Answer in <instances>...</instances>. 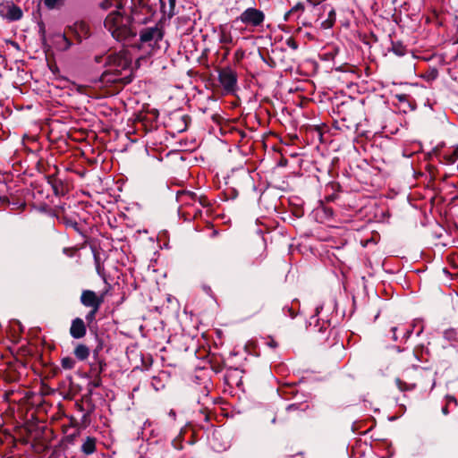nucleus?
I'll use <instances>...</instances> for the list:
<instances>
[{
  "mask_svg": "<svg viewBox=\"0 0 458 458\" xmlns=\"http://www.w3.org/2000/svg\"><path fill=\"white\" fill-rule=\"evenodd\" d=\"M81 451L87 455L92 454L96 451V439L88 437L81 445Z\"/></svg>",
  "mask_w": 458,
  "mask_h": 458,
  "instance_id": "nucleus-10",
  "label": "nucleus"
},
{
  "mask_svg": "<svg viewBox=\"0 0 458 458\" xmlns=\"http://www.w3.org/2000/svg\"><path fill=\"white\" fill-rule=\"evenodd\" d=\"M0 16L9 21H17L21 18L22 12L12 2H5L0 4Z\"/></svg>",
  "mask_w": 458,
  "mask_h": 458,
  "instance_id": "nucleus-7",
  "label": "nucleus"
},
{
  "mask_svg": "<svg viewBox=\"0 0 458 458\" xmlns=\"http://www.w3.org/2000/svg\"><path fill=\"white\" fill-rule=\"evenodd\" d=\"M456 158H457V154H456V151H454V155H453V157L451 158V161L454 162L456 160Z\"/></svg>",
  "mask_w": 458,
  "mask_h": 458,
  "instance_id": "nucleus-22",
  "label": "nucleus"
},
{
  "mask_svg": "<svg viewBox=\"0 0 458 458\" xmlns=\"http://www.w3.org/2000/svg\"><path fill=\"white\" fill-rule=\"evenodd\" d=\"M160 5H161V9L165 12V0H160Z\"/></svg>",
  "mask_w": 458,
  "mask_h": 458,
  "instance_id": "nucleus-20",
  "label": "nucleus"
},
{
  "mask_svg": "<svg viewBox=\"0 0 458 458\" xmlns=\"http://www.w3.org/2000/svg\"><path fill=\"white\" fill-rule=\"evenodd\" d=\"M131 60L127 49L110 54L106 61V73L114 75L113 81L129 83L131 81Z\"/></svg>",
  "mask_w": 458,
  "mask_h": 458,
  "instance_id": "nucleus-1",
  "label": "nucleus"
},
{
  "mask_svg": "<svg viewBox=\"0 0 458 458\" xmlns=\"http://www.w3.org/2000/svg\"><path fill=\"white\" fill-rule=\"evenodd\" d=\"M443 411H444L445 413H446V408H444V409H443Z\"/></svg>",
  "mask_w": 458,
  "mask_h": 458,
  "instance_id": "nucleus-27",
  "label": "nucleus"
},
{
  "mask_svg": "<svg viewBox=\"0 0 458 458\" xmlns=\"http://www.w3.org/2000/svg\"><path fill=\"white\" fill-rule=\"evenodd\" d=\"M75 356L81 360H86L89 355V349L84 344H78L74 350Z\"/></svg>",
  "mask_w": 458,
  "mask_h": 458,
  "instance_id": "nucleus-12",
  "label": "nucleus"
},
{
  "mask_svg": "<svg viewBox=\"0 0 458 458\" xmlns=\"http://www.w3.org/2000/svg\"><path fill=\"white\" fill-rule=\"evenodd\" d=\"M396 383H397V385H398V387H399L401 390H403V386H403V383L401 382V380H400V379H397V380H396Z\"/></svg>",
  "mask_w": 458,
  "mask_h": 458,
  "instance_id": "nucleus-21",
  "label": "nucleus"
},
{
  "mask_svg": "<svg viewBox=\"0 0 458 458\" xmlns=\"http://www.w3.org/2000/svg\"><path fill=\"white\" fill-rule=\"evenodd\" d=\"M163 38V31L157 25L146 28L140 32L141 43L148 44L150 47L157 45Z\"/></svg>",
  "mask_w": 458,
  "mask_h": 458,
  "instance_id": "nucleus-6",
  "label": "nucleus"
},
{
  "mask_svg": "<svg viewBox=\"0 0 458 458\" xmlns=\"http://www.w3.org/2000/svg\"><path fill=\"white\" fill-rule=\"evenodd\" d=\"M219 42L222 44L233 43V37L226 27H220L219 29Z\"/></svg>",
  "mask_w": 458,
  "mask_h": 458,
  "instance_id": "nucleus-11",
  "label": "nucleus"
},
{
  "mask_svg": "<svg viewBox=\"0 0 458 458\" xmlns=\"http://www.w3.org/2000/svg\"><path fill=\"white\" fill-rule=\"evenodd\" d=\"M112 6H115L116 10H123V8L122 3L118 0H103L100 3V7L105 10Z\"/></svg>",
  "mask_w": 458,
  "mask_h": 458,
  "instance_id": "nucleus-13",
  "label": "nucleus"
},
{
  "mask_svg": "<svg viewBox=\"0 0 458 458\" xmlns=\"http://www.w3.org/2000/svg\"><path fill=\"white\" fill-rule=\"evenodd\" d=\"M238 20L247 26L258 27L263 23L265 14L262 11L250 7L243 11Z\"/></svg>",
  "mask_w": 458,
  "mask_h": 458,
  "instance_id": "nucleus-4",
  "label": "nucleus"
},
{
  "mask_svg": "<svg viewBox=\"0 0 458 458\" xmlns=\"http://www.w3.org/2000/svg\"><path fill=\"white\" fill-rule=\"evenodd\" d=\"M268 344L271 346V347H275L276 344V343L274 342V340H271Z\"/></svg>",
  "mask_w": 458,
  "mask_h": 458,
  "instance_id": "nucleus-24",
  "label": "nucleus"
},
{
  "mask_svg": "<svg viewBox=\"0 0 458 458\" xmlns=\"http://www.w3.org/2000/svg\"><path fill=\"white\" fill-rule=\"evenodd\" d=\"M87 329L83 320L76 318L72 320L70 334L75 339L82 338L86 335Z\"/></svg>",
  "mask_w": 458,
  "mask_h": 458,
  "instance_id": "nucleus-9",
  "label": "nucleus"
},
{
  "mask_svg": "<svg viewBox=\"0 0 458 458\" xmlns=\"http://www.w3.org/2000/svg\"><path fill=\"white\" fill-rule=\"evenodd\" d=\"M131 23L132 21L123 10L110 12L104 21L105 28L117 41H124L136 35Z\"/></svg>",
  "mask_w": 458,
  "mask_h": 458,
  "instance_id": "nucleus-2",
  "label": "nucleus"
},
{
  "mask_svg": "<svg viewBox=\"0 0 458 458\" xmlns=\"http://www.w3.org/2000/svg\"><path fill=\"white\" fill-rule=\"evenodd\" d=\"M218 79L223 89L227 93L235 90L237 86V74L232 68L226 67L219 71Z\"/></svg>",
  "mask_w": 458,
  "mask_h": 458,
  "instance_id": "nucleus-5",
  "label": "nucleus"
},
{
  "mask_svg": "<svg viewBox=\"0 0 458 458\" xmlns=\"http://www.w3.org/2000/svg\"><path fill=\"white\" fill-rule=\"evenodd\" d=\"M42 1L44 2V4L48 9H54L61 2V0H42Z\"/></svg>",
  "mask_w": 458,
  "mask_h": 458,
  "instance_id": "nucleus-16",
  "label": "nucleus"
},
{
  "mask_svg": "<svg viewBox=\"0 0 458 458\" xmlns=\"http://www.w3.org/2000/svg\"><path fill=\"white\" fill-rule=\"evenodd\" d=\"M81 301L84 306L95 308V310H98L104 299L103 296H98L93 291L85 290L81 293Z\"/></svg>",
  "mask_w": 458,
  "mask_h": 458,
  "instance_id": "nucleus-8",
  "label": "nucleus"
},
{
  "mask_svg": "<svg viewBox=\"0 0 458 458\" xmlns=\"http://www.w3.org/2000/svg\"><path fill=\"white\" fill-rule=\"evenodd\" d=\"M62 366L64 369H71L74 367V360L70 357L64 358L62 360Z\"/></svg>",
  "mask_w": 458,
  "mask_h": 458,
  "instance_id": "nucleus-15",
  "label": "nucleus"
},
{
  "mask_svg": "<svg viewBox=\"0 0 458 458\" xmlns=\"http://www.w3.org/2000/svg\"><path fill=\"white\" fill-rule=\"evenodd\" d=\"M394 50L395 53L399 52V49H395L394 47Z\"/></svg>",
  "mask_w": 458,
  "mask_h": 458,
  "instance_id": "nucleus-26",
  "label": "nucleus"
},
{
  "mask_svg": "<svg viewBox=\"0 0 458 458\" xmlns=\"http://www.w3.org/2000/svg\"><path fill=\"white\" fill-rule=\"evenodd\" d=\"M91 309L92 310L86 316V320L89 323H91L95 319L96 314L98 312V310H95V308H91Z\"/></svg>",
  "mask_w": 458,
  "mask_h": 458,
  "instance_id": "nucleus-17",
  "label": "nucleus"
},
{
  "mask_svg": "<svg viewBox=\"0 0 458 458\" xmlns=\"http://www.w3.org/2000/svg\"><path fill=\"white\" fill-rule=\"evenodd\" d=\"M392 331H393V333H394L393 338H394V340H396V339H397V337L395 336L396 327H393V328H392Z\"/></svg>",
  "mask_w": 458,
  "mask_h": 458,
  "instance_id": "nucleus-23",
  "label": "nucleus"
},
{
  "mask_svg": "<svg viewBox=\"0 0 458 458\" xmlns=\"http://www.w3.org/2000/svg\"><path fill=\"white\" fill-rule=\"evenodd\" d=\"M335 22V12L331 10L328 13V17L321 22V27L325 30L330 29Z\"/></svg>",
  "mask_w": 458,
  "mask_h": 458,
  "instance_id": "nucleus-14",
  "label": "nucleus"
},
{
  "mask_svg": "<svg viewBox=\"0 0 458 458\" xmlns=\"http://www.w3.org/2000/svg\"><path fill=\"white\" fill-rule=\"evenodd\" d=\"M170 5V11H173L175 6V0H168Z\"/></svg>",
  "mask_w": 458,
  "mask_h": 458,
  "instance_id": "nucleus-19",
  "label": "nucleus"
},
{
  "mask_svg": "<svg viewBox=\"0 0 458 458\" xmlns=\"http://www.w3.org/2000/svg\"><path fill=\"white\" fill-rule=\"evenodd\" d=\"M287 45H288L291 48H293V49H296V48H297V44H296V42H295L294 40H293V39H289V40L287 41Z\"/></svg>",
  "mask_w": 458,
  "mask_h": 458,
  "instance_id": "nucleus-18",
  "label": "nucleus"
},
{
  "mask_svg": "<svg viewBox=\"0 0 458 458\" xmlns=\"http://www.w3.org/2000/svg\"><path fill=\"white\" fill-rule=\"evenodd\" d=\"M148 2L149 0H131V14L128 16L132 22L147 24L150 21L153 11Z\"/></svg>",
  "mask_w": 458,
  "mask_h": 458,
  "instance_id": "nucleus-3",
  "label": "nucleus"
},
{
  "mask_svg": "<svg viewBox=\"0 0 458 458\" xmlns=\"http://www.w3.org/2000/svg\"><path fill=\"white\" fill-rule=\"evenodd\" d=\"M396 54H398L399 55H402L403 53L402 52H396Z\"/></svg>",
  "mask_w": 458,
  "mask_h": 458,
  "instance_id": "nucleus-25",
  "label": "nucleus"
}]
</instances>
